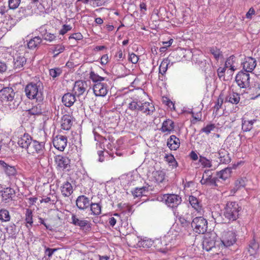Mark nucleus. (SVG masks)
<instances>
[{
	"mask_svg": "<svg viewBox=\"0 0 260 260\" xmlns=\"http://www.w3.org/2000/svg\"><path fill=\"white\" fill-rule=\"evenodd\" d=\"M25 95L30 100H36L37 102H42L44 100L43 85L41 82H30L24 89Z\"/></svg>",
	"mask_w": 260,
	"mask_h": 260,
	"instance_id": "1",
	"label": "nucleus"
},
{
	"mask_svg": "<svg viewBox=\"0 0 260 260\" xmlns=\"http://www.w3.org/2000/svg\"><path fill=\"white\" fill-rule=\"evenodd\" d=\"M241 210V207L236 202H228L224 208V216L229 221H236Z\"/></svg>",
	"mask_w": 260,
	"mask_h": 260,
	"instance_id": "2",
	"label": "nucleus"
},
{
	"mask_svg": "<svg viewBox=\"0 0 260 260\" xmlns=\"http://www.w3.org/2000/svg\"><path fill=\"white\" fill-rule=\"evenodd\" d=\"M191 226L195 233L203 234L207 230L208 222L206 219L202 216L196 217L192 219Z\"/></svg>",
	"mask_w": 260,
	"mask_h": 260,
	"instance_id": "3",
	"label": "nucleus"
},
{
	"mask_svg": "<svg viewBox=\"0 0 260 260\" xmlns=\"http://www.w3.org/2000/svg\"><path fill=\"white\" fill-rule=\"evenodd\" d=\"M237 234L236 229L230 230L228 229L222 232L221 236V241L225 247H230L233 245L237 241Z\"/></svg>",
	"mask_w": 260,
	"mask_h": 260,
	"instance_id": "4",
	"label": "nucleus"
},
{
	"mask_svg": "<svg viewBox=\"0 0 260 260\" xmlns=\"http://www.w3.org/2000/svg\"><path fill=\"white\" fill-rule=\"evenodd\" d=\"M54 160L59 169L66 171L71 170V160L68 157L57 155L55 156Z\"/></svg>",
	"mask_w": 260,
	"mask_h": 260,
	"instance_id": "5",
	"label": "nucleus"
},
{
	"mask_svg": "<svg viewBox=\"0 0 260 260\" xmlns=\"http://www.w3.org/2000/svg\"><path fill=\"white\" fill-rule=\"evenodd\" d=\"M71 223L75 226H79L80 229L85 232H89L91 230V223L89 221L83 218H78L76 215L73 214L71 217Z\"/></svg>",
	"mask_w": 260,
	"mask_h": 260,
	"instance_id": "6",
	"label": "nucleus"
},
{
	"mask_svg": "<svg viewBox=\"0 0 260 260\" xmlns=\"http://www.w3.org/2000/svg\"><path fill=\"white\" fill-rule=\"evenodd\" d=\"M162 200L168 207L171 208L177 207L182 202L181 198L175 194H164Z\"/></svg>",
	"mask_w": 260,
	"mask_h": 260,
	"instance_id": "7",
	"label": "nucleus"
},
{
	"mask_svg": "<svg viewBox=\"0 0 260 260\" xmlns=\"http://www.w3.org/2000/svg\"><path fill=\"white\" fill-rule=\"evenodd\" d=\"M236 81L240 88H246L250 84V76L249 73L241 71L236 76Z\"/></svg>",
	"mask_w": 260,
	"mask_h": 260,
	"instance_id": "8",
	"label": "nucleus"
},
{
	"mask_svg": "<svg viewBox=\"0 0 260 260\" xmlns=\"http://www.w3.org/2000/svg\"><path fill=\"white\" fill-rule=\"evenodd\" d=\"M88 88L87 82L86 81L78 80L75 82L73 88L74 94L77 96L83 95Z\"/></svg>",
	"mask_w": 260,
	"mask_h": 260,
	"instance_id": "9",
	"label": "nucleus"
},
{
	"mask_svg": "<svg viewBox=\"0 0 260 260\" xmlns=\"http://www.w3.org/2000/svg\"><path fill=\"white\" fill-rule=\"evenodd\" d=\"M38 103L28 110V114L31 115H40L44 114L47 111L46 104L42 102Z\"/></svg>",
	"mask_w": 260,
	"mask_h": 260,
	"instance_id": "10",
	"label": "nucleus"
},
{
	"mask_svg": "<svg viewBox=\"0 0 260 260\" xmlns=\"http://www.w3.org/2000/svg\"><path fill=\"white\" fill-rule=\"evenodd\" d=\"M45 150V143L43 142H39L37 141H32L27 150L29 153H37L40 154H43Z\"/></svg>",
	"mask_w": 260,
	"mask_h": 260,
	"instance_id": "11",
	"label": "nucleus"
},
{
	"mask_svg": "<svg viewBox=\"0 0 260 260\" xmlns=\"http://www.w3.org/2000/svg\"><path fill=\"white\" fill-rule=\"evenodd\" d=\"M53 144L57 149L62 151L67 145V137L65 136L57 135L54 138Z\"/></svg>",
	"mask_w": 260,
	"mask_h": 260,
	"instance_id": "12",
	"label": "nucleus"
},
{
	"mask_svg": "<svg viewBox=\"0 0 260 260\" xmlns=\"http://www.w3.org/2000/svg\"><path fill=\"white\" fill-rule=\"evenodd\" d=\"M93 90L95 96H105L108 93V85L103 82L94 84Z\"/></svg>",
	"mask_w": 260,
	"mask_h": 260,
	"instance_id": "13",
	"label": "nucleus"
},
{
	"mask_svg": "<svg viewBox=\"0 0 260 260\" xmlns=\"http://www.w3.org/2000/svg\"><path fill=\"white\" fill-rule=\"evenodd\" d=\"M15 93L11 87H5L0 90V98L2 100L12 102L14 100Z\"/></svg>",
	"mask_w": 260,
	"mask_h": 260,
	"instance_id": "14",
	"label": "nucleus"
},
{
	"mask_svg": "<svg viewBox=\"0 0 260 260\" xmlns=\"http://www.w3.org/2000/svg\"><path fill=\"white\" fill-rule=\"evenodd\" d=\"M243 69L247 73L252 72L256 66V60L254 58L247 57L242 63Z\"/></svg>",
	"mask_w": 260,
	"mask_h": 260,
	"instance_id": "15",
	"label": "nucleus"
},
{
	"mask_svg": "<svg viewBox=\"0 0 260 260\" xmlns=\"http://www.w3.org/2000/svg\"><path fill=\"white\" fill-rule=\"evenodd\" d=\"M76 206L81 210H86L90 205L89 199L84 195L79 196L76 199Z\"/></svg>",
	"mask_w": 260,
	"mask_h": 260,
	"instance_id": "16",
	"label": "nucleus"
},
{
	"mask_svg": "<svg viewBox=\"0 0 260 260\" xmlns=\"http://www.w3.org/2000/svg\"><path fill=\"white\" fill-rule=\"evenodd\" d=\"M0 167L5 174L10 178L15 176L17 170L15 166H10L3 160H0Z\"/></svg>",
	"mask_w": 260,
	"mask_h": 260,
	"instance_id": "17",
	"label": "nucleus"
},
{
	"mask_svg": "<svg viewBox=\"0 0 260 260\" xmlns=\"http://www.w3.org/2000/svg\"><path fill=\"white\" fill-rule=\"evenodd\" d=\"M175 124L173 121L170 119H166L162 123L160 131L166 135L170 134L174 131Z\"/></svg>",
	"mask_w": 260,
	"mask_h": 260,
	"instance_id": "18",
	"label": "nucleus"
},
{
	"mask_svg": "<svg viewBox=\"0 0 260 260\" xmlns=\"http://www.w3.org/2000/svg\"><path fill=\"white\" fill-rule=\"evenodd\" d=\"M3 201L8 203L15 197V190L10 187H7L1 191Z\"/></svg>",
	"mask_w": 260,
	"mask_h": 260,
	"instance_id": "19",
	"label": "nucleus"
},
{
	"mask_svg": "<svg viewBox=\"0 0 260 260\" xmlns=\"http://www.w3.org/2000/svg\"><path fill=\"white\" fill-rule=\"evenodd\" d=\"M31 137L27 134H24L23 136L19 138L18 144L21 147L28 150L32 142Z\"/></svg>",
	"mask_w": 260,
	"mask_h": 260,
	"instance_id": "20",
	"label": "nucleus"
},
{
	"mask_svg": "<svg viewBox=\"0 0 260 260\" xmlns=\"http://www.w3.org/2000/svg\"><path fill=\"white\" fill-rule=\"evenodd\" d=\"M170 236L165 237L163 240L157 239L154 241L156 249L161 252H165L167 249V241L170 240Z\"/></svg>",
	"mask_w": 260,
	"mask_h": 260,
	"instance_id": "21",
	"label": "nucleus"
},
{
	"mask_svg": "<svg viewBox=\"0 0 260 260\" xmlns=\"http://www.w3.org/2000/svg\"><path fill=\"white\" fill-rule=\"evenodd\" d=\"M74 118L70 115L65 114L61 118V128L64 130H69L73 123Z\"/></svg>",
	"mask_w": 260,
	"mask_h": 260,
	"instance_id": "22",
	"label": "nucleus"
},
{
	"mask_svg": "<svg viewBox=\"0 0 260 260\" xmlns=\"http://www.w3.org/2000/svg\"><path fill=\"white\" fill-rule=\"evenodd\" d=\"M248 92L251 100H254L259 97L260 96V84L255 82L252 86L249 88Z\"/></svg>",
	"mask_w": 260,
	"mask_h": 260,
	"instance_id": "23",
	"label": "nucleus"
},
{
	"mask_svg": "<svg viewBox=\"0 0 260 260\" xmlns=\"http://www.w3.org/2000/svg\"><path fill=\"white\" fill-rule=\"evenodd\" d=\"M180 144L179 139L175 135L171 136L168 139L167 146L171 150H177L179 147Z\"/></svg>",
	"mask_w": 260,
	"mask_h": 260,
	"instance_id": "24",
	"label": "nucleus"
},
{
	"mask_svg": "<svg viewBox=\"0 0 260 260\" xmlns=\"http://www.w3.org/2000/svg\"><path fill=\"white\" fill-rule=\"evenodd\" d=\"M75 94L71 93H67L62 98V102L64 105L68 107H71L76 101Z\"/></svg>",
	"mask_w": 260,
	"mask_h": 260,
	"instance_id": "25",
	"label": "nucleus"
},
{
	"mask_svg": "<svg viewBox=\"0 0 260 260\" xmlns=\"http://www.w3.org/2000/svg\"><path fill=\"white\" fill-rule=\"evenodd\" d=\"M152 175V180L157 184L162 183L165 180L166 174L162 170L153 171Z\"/></svg>",
	"mask_w": 260,
	"mask_h": 260,
	"instance_id": "26",
	"label": "nucleus"
},
{
	"mask_svg": "<svg viewBox=\"0 0 260 260\" xmlns=\"http://www.w3.org/2000/svg\"><path fill=\"white\" fill-rule=\"evenodd\" d=\"M141 111L146 115H151L155 111V108L152 103L149 102L142 103Z\"/></svg>",
	"mask_w": 260,
	"mask_h": 260,
	"instance_id": "27",
	"label": "nucleus"
},
{
	"mask_svg": "<svg viewBox=\"0 0 260 260\" xmlns=\"http://www.w3.org/2000/svg\"><path fill=\"white\" fill-rule=\"evenodd\" d=\"M188 201L192 207L198 212H201L203 210L201 202L196 197L190 196L188 198Z\"/></svg>",
	"mask_w": 260,
	"mask_h": 260,
	"instance_id": "28",
	"label": "nucleus"
},
{
	"mask_svg": "<svg viewBox=\"0 0 260 260\" xmlns=\"http://www.w3.org/2000/svg\"><path fill=\"white\" fill-rule=\"evenodd\" d=\"M26 59L23 56H17L14 59V67L16 70H22L26 63Z\"/></svg>",
	"mask_w": 260,
	"mask_h": 260,
	"instance_id": "29",
	"label": "nucleus"
},
{
	"mask_svg": "<svg viewBox=\"0 0 260 260\" xmlns=\"http://www.w3.org/2000/svg\"><path fill=\"white\" fill-rule=\"evenodd\" d=\"M61 191L64 197H69L73 191L72 184L66 181L61 186Z\"/></svg>",
	"mask_w": 260,
	"mask_h": 260,
	"instance_id": "30",
	"label": "nucleus"
},
{
	"mask_svg": "<svg viewBox=\"0 0 260 260\" xmlns=\"http://www.w3.org/2000/svg\"><path fill=\"white\" fill-rule=\"evenodd\" d=\"M254 119L250 120H243L242 123V129L244 132H249L253 128V124L257 122Z\"/></svg>",
	"mask_w": 260,
	"mask_h": 260,
	"instance_id": "31",
	"label": "nucleus"
},
{
	"mask_svg": "<svg viewBox=\"0 0 260 260\" xmlns=\"http://www.w3.org/2000/svg\"><path fill=\"white\" fill-rule=\"evenodd\" d=\"M42 42L41 37L38 36L31 39L27 43V47L29 49L34 50L38 47Z\"/></svg>",
	"mask_w": 260,
	"mask_h": 260,
	"instance_id": "32",
	"label": "nucleus"
},
{
	"mask_svg": "<svg viewBox=\"0 0 260 260\" xmlns=\"http://www.w3.org/2000/svg\"><path fill=\"white\" fill-rule=\"evenodd\" d=\"M232 173V169L229 168H226L225 169L222 170L217 174V176L218 178L223 181H225L228 179L231 175Z\"/></svg>",
	"mask_w": 260,
	"mask_h": 260,
	"instance_id": "33",
	"label": "nucleus"
},
{
	"mask_svg": "<svg viewBox=\"0 0 260 260\" xmlns=\"http://www.w3.org/2000/svg\"><path fill=\"white\" fill-rule=\"evenodd\" d=\"M246 178H240L236 180L235 183V187L231 189V192L235 193L241 188L245 187L246 185Z\"/></svg>",
	"mask_w": 260,
	"mask_h": 260,
	"instance_id": "34",
	"label": "nucleus"
},
{
	"mask_svg": "<svg viewBox=\"0 0 260 260\" xmlns=\"http://www.w3.org/2000/svg\"><path fill=\"white\" fill-rule=\"evenodd\" d=\"M65 49L64 46L62 44L53 45L50 48L52 53L54 54L53 57H56L59 54L63 52Z\"/></svg>",
	"mask_w": 260,
	"mask_h": 260,
	"instance_id": "35",
	"label": "nucleus"
},
{
	"mask_svg": "<svg viewBox=\"0 0 260 260\" xmlns=\"http://www.w3.org/2000/svg\"><path fill=\"white\" fill-rule=\"evenodd\" d=\"M259 249V244L255 240H252L249 244L248 252L251 255L255 254Z\"/></svg>",
	"mask_w": 260,
	"mask_h": 260,
	"instance_id": "36",
	"label": "nucleus"
},
{
	"mask_svg": "<svg viewBox=\"0 0 260 260\" xmlns=\"http://www.w3.org/2000/svg\"><path fill=\"white\" fill-rule=\"evenodd\" d=\"M19 13L21 16L24 17L31 16L33 13L31 7L27 6L26 7H21L19 11Z\"/></svg>",
	"mask_w": 260,
	"mask_h": 260,
	"instance_id": "37",
	"label": "nucleus"
},
{
	"mask_svg": "<svg viewBox=\"0 0 260 260\" xmlns=\"http://www.w3.org/2000/svg\"><path fill=\"white\" fill-rule=\"evenodd\" d=\"M240 95L237 93L232 92L226 98V100L230 103L237 104L240 101Z\"/></svg>",
	"mask_w": 260,
	"mask_h": 260,
	"instance_id": "38",
	"label": "nucleus"
},
{
	"mask_svg": "<svg viewBox=\"0 0 260 260\" xmlns=\"http://www.w3.org/2000/svg\"><path fill=\"white\" fill-rule=\"evenodd\" d=\"M179 221L183 227L187 228L191 225L190 219L188 216L185 217L183 215H181L179 217Z\"/></svg>",
	"mask_w": 260,
	"mask_h": 260,
	"instance_id": "39",
	"label": "nucleus"
},
{
	"mask_svg": "<svg viewBox=\"0 0 260 260\" xmlns=\"http://www.w3.org/2000/svg\"><path fill=\"white\" fill-rule=\"evenodd\" d=\"M89 78L92 81L94 84L102 83L105 80V78L100 76L93 71H91L89 74Z\"/></svg>",
	"mask_w": 260,
	"mask_h": 260,
	"instance_id": "40",
	"label": "nucleus"
},
{
	"mask_svg": "<svg viewBox=\"0 0 260 260\" xmlns=\"http://www.w3.org/2000/svg\"><path fill=\"white\" fill-rule=\"evenodd\" d=\"M218 155L220 163L227 164L230 161V157L226 152L224 151H219Z\"/></svg>",
	"mask_w": 260,
	"mask_h": 260,
	"instance_id": "41",
	"label": "nucleus"
},
{
	"mask_svg": "<svg viewBox=\"0 0 260 260\" xmlns=\"http://www.w3.org/2000/svg\"><path fill=\"white\" fill-rule=\"evenodd\" d=\"M11 216L9 212L6 209L0 210V220L2 222H7L10 220Z\"/></svg>",
	"mask_w": 260,
	"mask_h": 260,
	"instance_id": "42",
	"label": "nucleus"
},
{
	"mask_svg": "<svg viewBox=\"0 0 260 260\" xmlns=\"http://www.w3.org/2000/svg\"><path fill=\"white\" fill-rule=\"evenodd\" d=\"M90 207L93 215H99L101 213V206L99 203H90Z\"/></svg>",
	"mask_w": 260,
	"mask_h": 260,
	"instance_id": "43",
	"label": "nucleus"
},
{
	"mask_svg": "<svg viewBox=\"0 0 260 260\" xmlns=\"http://www.w3.org/2000/svg\"><path fill=\"white\" fill-rule=\"evenodd\" d=\"M199 162L204 168H211L212 167V160L202 155L200 156Z\"/></svg>",
	"mask_w": 260,
	"mask_h": 260,
	"instance_id": "44",
	"label": "nucleus"
},
{
	"mask_svg": "<svg viewBox=\"0 0 260 260\" xmlns=\"http://www.w3.org/2000/svg\"><path fill=\"white\" fill-rule=\"evenodd\" d=\"M142 102L140 101H133L128 105V108L132 111H140Z\"/></svg>",
	"mask_w": 260,
	"mask_h": 260,
	"instance_id": "45",
	"label": "nucleus"
},
{
	"mask_svg": "<svg viewBox=\"0 0 260 260\" xmlns=\"http://www.w3.org/2000/svg\"><path fill=\"white\" fill-rule=\"evenodd\" d=\"M169 62L168 60H164L161 61L159 67V73L164 75L168 70Z\"/></svg>",
	"mask_w": 260,
	"mask_h": 260,
	"instance_id": "46",
	"label": "nucleus"
},
{
	"mask_svg": "<svg viewBox=\"0 0 260 260\" xmlns=\"http://www.w3.org/2000/svg\"><path fill=\"white\" fill-rule=\"evenodd\" d=\"M25 221L27 223L29 224L30 225L33 223L32 220V212L29 209H26L25 211Z\"/></svg>",
	"mask_w": 260,
	"mask_h": 260,
	"instance_id": "47",
	"label": "nucleus"
},
{
	"mask_svg": "<svg viewBox=\"0 0 260 260\" xmlns=\"http://www.w3.org/2000/svg\"><path fill=\"white\" fill-rule=\"evenodd\" d=\"M215 242L213 241H209L208 240H205L204 241L203 246V248L206 251H210L212 248L215 247Z\"/></svg>",
	"mask_w": 260,
	"mask_h": 260,
	"instance_id": "48",
	"label": "nucleus"
},
{
	"mask_svg": "<svg viewBox=\"0 0 260 260\" xmlns=\"http://www.w3.org/2000/svg\"><path fill=\"white\" fill-rule=\"evenodd\" d=\"M20 3L21 0H9V8L10 9L15 10L19 7Z\"/></svg>",
	"mask_w": 260,
	"mask_h": 260,
	"instance_id": "49",
	"label": "nucleus"
},
{
	"mask_svg": "<svg viewBox=\"0 0 260 260\" xmlns=\"http://www.w3.org/2000/svg\"><path fill=\"white\" fill-rule=\"evenodd\" d=\"M165 160L170 164L172 166L176 167L177 162L176 161L174 156L172 154H166L165 157Z\"/></svg>",
	"mask_w": 260,
	"mask_h": 260,
	"instance_id": "50",
	"label": "nucleus"
},
{
	"mask_svg": "<svg viewBox=\"0 0 260 260\" xmlns=\"http://www.w3.org/2000/svg\"><path fill=\"white\" fill-rule=\"evenodd\" d=\"M57 250V249L56 248H46L45 250V257L46 259H50L54 252Z\"/></svg>",
	"mask_w": 260,
	"mask_h": 260,
	"instance_id": "51",
	"label": "nucleus"
},
{
	"mask_svg": "<svg viewBox=\"0 0 260 260\" xmlns=\"http://www.w3.org/2000/svg\"><path fill=\"white\" fill-rule=\"evenodd\" d=\"M61 70L58 68L51 69L49 70V74L53 78L59 76L61 74Z\"/></svg>",
	"mask_w": 260,
	"mask_h": 260,
	"instance_id": "52",
	"label": "nucleus"
},
{
	"mask_svg": "<svg viewBox=\"0 0 260 260\" xmlns=\"http://www.w3.org/2000/svg\"><path fill=\"white\" fill-rule=\"evenodd\" d=\"M215 128V125L214 124H210L202 128L201 130V132L205 133L207 135H209L211 132L213 131Z\"/></svg>",
	"mask_w": 260,
	"mask_h": 260,
	"instance_id": "53",
	"label": "nucleus"
},
{
	"mask_svg": "<svg viewBox=\"0 0 260 260\" xmlns=\"http://www.w3.org/2000/svg\"><path fill=\"white\" fill-rule=\"evenodd\" d=\"M153 244H154V241H151L150 239L143 240L140 242V245L143 248H150Z\"/></svg>",
	"mask_w": 260,
	"mask_h": 260,
	"instance_id": "54",
	"label": "nucleus"
},
{
	"mask_svg": "<svg viewBox=\"0 0 260 260\" xmlns=\"http://www.w3.org/2000/svg\"><path fill=\"white\" fill-rule=\"evenodd\" d=\"M145 191L144 187L137 188L134 191H132V194L135 197H140L142 196L143 193Z\"/></svg>",
	"mask_w": 260,
	"mask_h": 260,
	"instance_id": "55",
	"label": "nucleus"
},
{
	"mask_svg": "<svg viewBox=\"0 0 260 260\" xmlns=\"http://www.w3.org/2000/svg\"><path fill=\"white\" fill-rule=\"evenodd\" d=\"M223 104V100L221 98H218L214 107V113L217 114V112L219 109L221 108Z\"/></svg>",
	"mask_w": 260,
	"mask_h": 260,
	"instance_id": "56",
	"label": "nucleus"
},
{
	"mask_svg": "<svg viewBox=\"0 0 260 260\" xmlns=\"http://www.w3.org/2000/svg\"><path fill=\"white\" fill-rule=\"evenodd\" d=\"M210 52L213 55L216 59H218L219 57V56L221 55V52L220 51L219 49H217V48H211L210 49Z\"/></svg>",
	"mask_w": 260,
	"mask_h": 260,
	"instance_id": "57",
	"label": "nucleus"
},
{
	"mask_svg": "<svg viewBox=\"0 0 260 260\" xmlns=\"http://www.w3.org/2000/svg\"><path fill=\"white\" fill-rule=\"evenodd\" d=\"M235 57L234 55H232L227 58L225 62L224 67L226 68H229L230 67H232L233 65L235 62Z\"/></svg>",
	"mask_w": 260,
	"mask_h": 260,
	"instance_id": "58",
	"label": "nucleus"
},
{
	"mask_svg": "<svg viewBox=\"0 0 260 260\" xmlns=\"http://www.w3.org/2000/svg\"><path fill=\"white\" fill-rule=\"evenodd\" d=\"M55 38H56V37L54 34H51V33H48L47 32H45V33H44V34H43V38L44 40H45L46 41H48L49 42L52 41L53 40H54L55 39Z\"/></svg>",
	"mask_w": 260,
	"mask_h": 260,
	"instance_id": "59",
	"label": "nucleus"
},
{
	"mask_svg": "<svg viewBox=\"0 0 260 260\" xmlns=\"http://www.w3.org/2000/svg\"><path fill=\"white\" fill-rule=\"evenodd\" d=\"M71 29L72 27L70 25L64 24L62 26V28L59 30V34L63 35Z\"/></svg>",
	"mask_w": 260,
	"mask_h": 260,
	"instance_id": "60",
	"label": "nucleus"
},
{
	"mask_svg": "<svg viewBox=\"0 0 260 260\" xmlns=\"http://www.w3.org/2000/svg\"><path fill=\"white\" fill-rule=\"evenodd\" d=\"M128 60L133 63H136L139 60V57L135 54L132 53L129 54Z\"/></svg>",
	"mask_w": 260,
	"mask_h": 260,
	"instance_id": "61",
	"label": "nucleus"
},
{
	"mask_svg": "<svg viewBox=\"0 0 260 260\" xmlns=\"http://www.w3.org/2000/svg\"><path fill=\"white\" fill-rule=\"evenodd\" d=\"M83 38L82 34L80 32L74 33L70 37L69 39H73L76 40H81Z\"/></svg>",
	"mask_w": 260,
	"mask_h": 260,
	"instance_id": "62",
	"label": "nucleus"
},
{
	"mask_svg": "<svg viewBox=\"0 0 260 260\" xmlns=\"http://www.w3.org/2000/svg\"><path fill=\"white\" fill-rule=\"evenodd\" d=\"M203 177H205L207 180L210 179L212 178V172L211 170H206L203 174Z\"/></svg>",
	"mask_w": 260,
	"mask_h": 260,
	"instance_id": "63",
	"label": "nucleus"
},
{
	"mask_svg": "<svg viewBox=\"0 0 260 260\" xmlns=\"http://www.w3.org/2000/svg\"><path fill=\"white\" fill-rule=\"evenodd\" d=\"M219 181V179L217 177V178H211L210 179L208 180V182L210 185H213L214 186H218L217 184V182Z\"/></svg>",
	"mask_w": 260,
	"mask_h": 260,
	"instance_id": "64",
	"label": "nucleus"
}]
</instances>
